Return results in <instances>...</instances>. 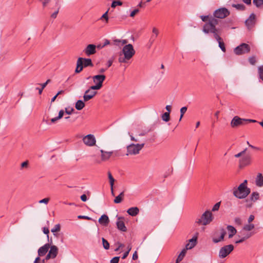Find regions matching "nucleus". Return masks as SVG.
Segmentation results:
<instances>
[{
  "label": "nucleus",
  "instance_id": "obj_1",
  "mask_svg": "<svg viewBox=\"0 0 263 263\" xmlns=\"http://www.w3.org/2000/svg\"><path fill=\"white\" fill-rule=\"evenodd\" d=\"M210 29L204 28V33L205 34H212L214 38L218 42L219 47L221 50L225 52L226 51L225 44L220 35L222 33V28H215L214 26L210 24L209 26Z\"/></svg>",
  "mask_w": 263,
  "mask_h": 263
},
{
  "label": "nucleus",
  "instance_id": "obj_2",
  "mask_svg": "<svg viewBox=\"0 0 263 263\" xmlns=\"http://www.w3.org/2000/svg\"><path fill=\"white\" fill-rule=\"evenodd\" d=\"M248 181L245 180L237 188L233 189V195L238 199H245L251 193V189L247 186Z\"/></svg>",
  "mask_w": 263,
  "mask_h": 263
},
{
  "label": "nucleus",
  "instance_id": "obj_3",
  "mask_svg": "<svg viewBox=\"0 0 263 263\" xmlns=\"http://www.w3.org/2000/svg\"><path fill=\"white\" fill-rule=\"evenodd\" d=\"M213 218L212 212L207 210L199 218H196L195 223L198 225L206 226L213 221Z\"/></svg>",
  "mask_w": 263,
  "mask_h": 263
},
{
  "label": "nucleus",
  "instance_id": "obj_4",
  "mask_svg": "<svg viewBox=\"0 0 263 263\" xmlns=\"http://www.w3.org/2000/svg\"><path fill=\"white\" fill-rule=\"evenodd\" d=\"M200 18L202 21L205 23L204 24L202 27V31L204 32V28H208V29H210V28L209 26L210 24H213L215 28L216 27V25L219 24V20L216 19L214 17H213V15H201L200 16Z\"/></svg>",
  "mask_w": 263,
  "mask_h": 263
},
{
  "label": "nucleus",
  "instance_id": "obj_5",
  "mask_svg": "<svg viewBox=\"0 0 263 263\" xmlns=\"http://www.w3.org/2000/svg\"><path fill=\"white\" fill-rule=\"evenodd\" d=\"M230 14V11L225 7H221L218 8L214 11L213 12V17L216 19H223Z\"/></svg>",
  "mask_w": 263,
  "mask_h": 263
},
{
  "label": "nucleus",
  "instance_id": "obj_6",
  "mask_svg": "<svg viewBox=\"0 0 263 263\" xmlns=\"http://www.w3.org/2000/svg\"><path fill=\"white\" fill-rule=\"evenodd\" d=\"M144 143L142 144H131L127 146V153L128 155H136L139 154L140 151L144 147Z\"/></svg>",
  "mask_w": 263,
  "mask_h": 263
},
{
  "label": "nucleus",
  "instance_id": "obj_7",
  "mask_svg": "<svg viewBox=\"0 0 263 263\" xmlns=\"http://www.w3.org/2000/svg\"><path fill=\"white\" fill-rule=\"evenodd\" d=\"M126 59H131L135 54V50L130 44L125 45L121 52Z\"/></svg>",
  "mask_w": 263,
  "mask_h": 263
},
{
  "label": "nucleus",
  "instance_id": "obj_8",
  "mask_svg": "<svg viewBox=\"0 0 263 263\" xmlns=\"http://www.w3.org/2000/svg\"><path fill=\"white\" fill-rule=\"evenodd\" d=\"M250 46L246 43H242L234 49V52L237 55H241L249 52Z\"/></svg>",
  "mask_w": 263,
  "mask_h": 263
},
{
  "label": "nucleus",
  "instance_id": "obj_9",
  "mask_svg": "<svg viewBox=\"0 0 263 263\" xmlns=\"http://www.w3.org/2000/svg\"><path fill=\"white\" fill-rule=\"evenodd\" d=\"M234 250V246L232 245H229L221 248L219 252V256L223 258L227 256Z\"/></svg>",
  "mask_w": 263,
  "mask_h": 263
},
{
  "label": "nucleus",
  "instance_id": "obj_10",
  "mask_svg": "<svg viewBox=\"0 0 263 263\" xmlns=\"http://www.w3.org/2000/svg\"><path fill=\"white\" fill-rule=\"evenodd\" d=\"M252 158L250 154H247L246 156H243L239 160V167L240 168H243L245 166H248L252 163Z\"/></svg>",
  "mask_w": 263,
  "mask_h": 263
},
{
  "label": "nucleus",
  "instance_id": "obj_11",
  "mask_svg": "<svg viewBox=\"0 0 263 263\" xmlns=\"http://www.w3.org/2000/svg\"><path fill=\"white\" fill-rule=\"evenodd\" d=\"M245 124V119H242L238 116H235L231 122V126L232 128H236Z\"/></svg>",
  "mask_w": 263,
  "mask_h": 263
},
{
  "label": "nucleus",
  "instance_id": "obj_12",
  "mask_svg": "<svg viewBox=\"0 0 263 263\" xmlns=\"http://www.w3.org/2000/svg\"><path fill=\"white\" fill-rule=\"evenodd\" d=\"M83 141L85 144L89 146H92L96 144V140L93 135L89 134L83 138Z\"/></svg>",
  "mask_w": 263,
  "mask_h": 263
},
{
  "label": "nucleus",
  "instance_id": "obj_13",
  "mask_svg": "<svg viewBox=\"0 0 263 263\" xmlns=\"http://www.w3.org/2000/svg\"><path fill=\"white\" fill-rule=\"evenodd\" d=\"M78 60L79 66H80V65L82 64L83 65V67L93 66V64L92 63V61L90 59L79 58Z\"/></svg>",
  "mask_w": 263,
  "mask_h": 263
},
{
  "label": "nucleus",
  "instance_id": "obj_14",
  "mask_svg": "<svg viewBox=\"0 0 263 263\" xmlns=\"http://www.w3.org/2000/svg\"><path fill=\"white\" fill-rule=\"evenodd\" d=\"M83 52L87 56H90L96 53V46L94 44H89L84 49Z\"/></svg>",
  "mask_w": 263,
  "mask_h": 263
},
{
  "label": "nucleus",
  "instance_id": "obj_15",
  "mask_svg": "<svg viewBox=\"0 0 263 263\" xmlns=\"http://www.w3.org/2000/svg\"><path fill=\"white\" fill-rule=\"evenodd\" d=\"M97 93V92L96 91H93L90 89H87L85 91L83 99L85 102H87L89 100L92 99Z\"/></svg>",
  "mask_w": 263,
  "mask_h": 263
},
{
  "label": "nucleus",
  "instance_id": "obj_16",
  "mask_svg": "<svg viewBox=\"0 0 263 263\" xmlns=\"http://www.w3.org/2000/svg\"><path fill=\"white\" fill-rule=\"evenodd\" d=\"M256 16L254 13L250 14L249 18L246 21L245 24L248 28H251L253 27L255 24Z\"/></svg>",
  "mask_w": 263,
  "mask_h": 263
},
{
  "label": "nucleus",
  "instance_id": "obj_17",
  "mask_svg": "<svg viewBox=\"0 0 263 263\" xmlns=\"http://www.w3.org/2000/svg\"><path fill=\"white\" fill-rule=\"evenodd\" d=\"M124 218L123 217H119L118 218V220L116 222L117 228L122 232H126L127 228L125 225L123 221Z\"/></svg>",
  "mask_w": 263,
  "mask_h": 263
},
{
  "label": "nucleus",
  "instance_id": "obj_18",
  "mask_svg": "<svg viewBox=\"0 0 263 263\" xmlns=\"http://www.w3.org/2000/svg\"><path fill=\"white\" fill-rule=\"evenodd\" d=\"M93 81L95 84H98L101 86H103V83L106 79V76L104 74H98L92 77Z\"/></svg>",
  "mask_w": 263,
  "mask_h": 263
},
{
  "label": "nucleus",
  "instance_id": "obj_19",
  "mask_svg": "<svg viewBox=\"0 0 263 263\" xmlns=\"http://www.w3.org/2000/svg\"><path fill=\"white\" fill-rule=\"evenodd\" d=\"M50 247V245L49 243H46L43 246L39 248L38 250V254L40 256H43L45 255L47 252L49 248Z\"/></svg>",
  "mask_w": 263,
  "mask_h": 263
},
{
  "label": "nucleus",
  "instance_id": "obj_20",
  "mask_svg": "<svg viewBox=\"0 0 263 263\" xmlns=\"http://www.w3.org/2000/svg\"><path fill=\"white\" fill-rule=\"evenodd\" d=\"M100 152L101 153V159L102 161L108 160L113 154V152H106L102 149Z\"/></svg>",
  "mask_w": 263,
  "mask_h": 263
},
{
  "label": "nucleus",
  "instance_id": "obj_21",
  "mask_svg": "<svg viewBox=\"0 0 263 263\" xmlns=\"http://www.w3.org/2000/svg\"><path fill=\"white\" fill-rule=\"evenodd\" d=\"M99 222L102 226H107L109 222L108 216L105 214L102 215L99 219Z\"/></svg>",
  "mask_w": 263,
  "mask_h": 263
},
{
  "label": "nucleus",
  "instance_id": "obj_22",
  "mask_svg": "<svg viewBox=\"0 0 263 263\" xmlns=\"http://www.w3.org/2000/svg\"><path fill=\"white\" fill-rule=\"evenodd\" d=\"M197 237H193L189 240V242L186 245V250L191 249L196 245Z\"/></svg>",
  "mask_w": 263,
  "mask_h": 263
},
{
  "label": "nucleus",
  "instance_id": "obj_23",
  "mask_svg": "<svg viewBox=\"0 0 263 263\" xmlns=\"http://www.w3.org/2000/svg\"><path fill=\"white\" fill-rule=\"evenodd\" d=\"M255 184L258 187L263 186V176L261 173H258L257 175Z\"/></svg>",
  "mask_w": 263,
  "mask_h": 263
},
{
  "label": "nucleus",
  "instance_id": "obj_24",
  "mask_svg": "<svg viewBox=\"0 0 263 263\" xmlns=\"http://www.w3.org/2000/svg\"><path fill=\"white\" fill-rule=\"evenodd\" d=\"M221 233H220V236L219 238H213V241L214 243H218L222 240H223L224 237L225 235L226 234V231L223 228L221 229L220 230Z\"/></svg>",
  "mask_w": 263,
  "mask_h": 263
},
{
  "label": "nucleus",
  "instance_id": "obj_25",
  "mask_svg": "<svg viewBox=\"0 0 263 263\" xmlns=\"http://www.w3.org/2000/svg\"><path fill=\"white\" fill-rule=\"evenodd\" d=\"M127 213L132 216H136L139 212V209L137 207H132L128 209Z\"/></svg>",
  "mask_w": 263,
  "mask_h": 263
},
{
  "label": "nucleus",
  "instance_id": "obj_26",
  "mask_svg": "<svg viewBox=\"0 0 263 263\" xmlns=\"http://www.w3.org/2000/svg\"><path fill=\"white\" fill-rule=\"evenodd\" d=\"M219 23H220L222 25V28H229L233 24V21L231 19L222 21L219 20Z\"/></svg>",
  "mask_w": 263,
  "mask_h": 263
},
{
  "label": "nucleus",
  "instance_id": "obj_27",
  "mask_svg": "<svg viewBox=\"0 0 263 263\" xmlns=\"http://www.w3.org/2000/svg\"><path fill=\"white\" fill-rule=\"evenodd\" d=\"M49 254H51L52 256V258H54L57 256L58 253V248L55 246H52L50 247V249L49 251Z\"/></svg>",
  "mask_w": 263,
  "mask_h": 263
},
{
  "label": "nucleus",
  "instance_id": "obj_28",
  "mask_svg": "<svg viewBox=\"0 0 263 263\" xmlns=\"http://www.w3.org/2000/svg\"><path fill=\"white\" fill-rule=\"evenodd\" d=\"M227 230L229 232V238H231L235 235L237 232L236 229L232 226H228Z\"/></svg>",
  "mask_w": 263,
  "mask_h": 263
},
{
  "label": "nucleus",
  "instance_id": "obj_29",
  "mask_svg": "<svg viewBox=\"0 0 263 263\" xmlns=\"http://www.w3.org/2000/svg\"><path fill=\"white\" fill-rule=\"evenodd\" d=\"M249 198L252 201L255 202L259 199V194L257 192H253L250 195Z\"/></svg>",
  "mask_w": 263,
  "mask_h": 263
},
{
  "label": "nucleus",
  "instance_id": "obj_30",
  "mask_svg": "<svg viewBox=\"0 0 263 263\" xmlns=\"http://www.w3.org/2000/svg\"><path fill=\"white\" fill-rule=\"evenodd\" d=\"M186 253V250L184 249H183L182 250V251L180 252V253L179 254V255H178V256L176 260V263L180 262L183 259Z\"/></svg>",
  "mask_w": 263,
  "mask_h": 263
},
{
  "label": "nucleus",
  "instance_id": "obj_31",
  "mask_svg": "<svg viewBox=\"0 0 263 263\" xmlns=\"http://www.w3.org/2000/svg\"><path fill=\"white\" fill-rule=\"evenodd\" d=\"M232 6L239 11H244L246 9V6L243 4H233L232 5Z\"/></svg>",
  "mask_w": 263,
  "mask_h": 263
},
{
  "label": "nucleus",
  "instance_id": "obj_32",
  "mask_svg": "<svg viewBox=\"0 0 263 263\" xmlns=\"http://www.w3.org/2000/svg\"><path fill=\"white\" fill-rule=\"evenodd\" d=\"M85 106V103L81 100H78L76 103V108L78 110H80L82 109Z\"/></svg>",
  "mask_w": 263,
  "mask_h": 263
},
{
  "label": "nucleus",
  "instance_id": "obj_33",
  "mask_svg": "<svg viewBox=\"0 0 263 263\" xmlns=\"http://www.w3.org/2000/svg\"><path fill=\"white\" fill-rule=\"evenodd\" d=\"M122 53H120L119 58L118 59L119 62L121 63H127V61L129 60L130 59L125 58V55H124V57H122Z\"/></svg>",
  "mask_w": 263,
  "mask_h": 263
},
{
  "label": "nucleus",
  "instance_id": "obj_34",
  "mask_svg": "<svg viewBox=\"0 0 263 263\" xmlns=\"http://www.w3.org/2000/svg\"><path fill=\"white\" fill-rule=\"evenodd\" d=\"M245 202L246 203L245 205L246 208H251L253 206L254 202L250 198L246 199Z\"/></svg>",
  "mask_w": 263,
  "mask_h": 263
},
{
  "label": "nucleus",
  "instance_id": "obj_35",
  "mask_svg": "<svg viewBox=\"0 0 263 263\" xmlns=\"http://www.w3.org/2000/svg\"><path fill=\"white\" fill-rule=\"evenodd\" d=\"M170 113L165 112L162 115V119L165 122H168L170 120Z\"/></svg>",
  "mask_w": 263,
  "mask_h": 263
},
{
  "label": "nucleus",
  "instance_id": "obj_36",
  "mask_svg": "<svg viewBox=\"0 0 263 263\" xmlns=\"http://www.w3.org/2000/svg\"><path fill=\"white\" fill-rule=\"evenodd\" d=\"M253 3L257 8H260L263 5V0H253Z\"/></svg>",
  "mask_w": 263,
  "mask_h": 263
},
{
  "label": "nucleus",
  "instance_id": "obj_37",
  "mask_svg": "<svg viewBox=\"0 0 263 263\" xmlns=\"http://www.w3.org/2000/svg\"><path fill=\"white\" fill-rule=\"evenodd\" d=\"M102 243H103V246L105 250L109 249V243L107 241V240H106L104 238H102Z\"/></svg>",
  "mask_w": 263,
  "mask_h": 263
},
{
  "label": "nucleus",
  "instance_id": "obj_38",
  "mask_svg": "<svg viewBox=\"0 0 263 263\" xmlns=\"http://www.w3.org/2000/svg\"><path fill=\"white\" fill-rule=\"evenodd\" d=\"M156 38L157 37H155V35H152L147 44L148 48H150L152 46V44L154 43Z\"/></svg>",
  "mask_w": 263,
  "mask_h": 263
},
{
  "label": "nucleus",
  "instance_id": "obj_39",
  "mask_svg": "<svg viewBox=\"0 0 263 263\" xmlns=\"http://www.w3.org/2000/svg\"><path fill=\"white\" fill-rule=\"evenodd\" d=\"M51 81L50 79H48L46 82L43 83V84H40V85H41V88H40V95L42 94V91L43 90V89H44V88L47 86V85L50 83Z\"/></svg>",
  "mask_w": 263,
  "mask_h": 263
},
{
  "label": "nucleus",
  "instance_id": "obj_40",
  "mask_svg": "<svg viewBox=\"0 0 263 263\" xmlns=\"http://www.w3.org/2000/svg\"><path fill=\"white\" fill-rule=\"evenodd\" d=\"M122 5V2L119 0L113 1L111 3V7L115 8L117 6H121Z\"/></svg>",
  "mask_w": 263,
  "mask_h": 263
},
{
  "label": "nucleus",
  "instance_id": "obj_41",
  "mask_svg": "<svg viewBox=\"0 0 263 263\" xmlns=\"http://www.w3.org/2000/svg\"><path fill=\"white\" fill-rule=\"evenodd\" d=\"M254 228V225L253 224H246L243 228V230L245 231H251L252 229Z\"/></svg>",
  "mask_w": 263,
  "mask_h": 263
},
{
  "label": "nucleus",
  "instance_id": "obj_42",
  "mask_svg": "<svg viewBox=\"0 0 263 263\" xmlns=\"http://www.w3.org/2000/svg\"><path fill=\"white\" fill-rule=\"evenodd\" d=\"M83 68L84 67H83V65L82 64L80 65V66H79L78 60H77V67H76V69L75 70V72L76 73H80L81 71H82Z\"/></svg>",
  "mask_w": 263,
  "mask_h": 263
},
{
  "label": "nucleus",
  "instance_id": "obj_43",
  "mask_svg": "<svg viewBox=\"0 0 263 263\" xmlns=\"http://www.w3.org/2000/svg\"><path fill=\"white\" fill-rule=\"evenodd\" d=\"M108 178L109 180V183H110V186H113L114 184L115 179L113 178L112 176L111 175V174L110 173V172L108 173Z\"/></svg>",
  "mask_w": 263,
  "mask_h": 263
},
{
  "label": "nucleus",
  "instance_id": "obj_44",
  "mask_svg": "<svg viewBox=\"0 0 263 263\" xmlns=\"http://www.w3.org/2000/svg\"><path fill=\"white\" fill-rule=\"evenodd\" d=\"M187 107L186 106H184V107H182L181 109H180V119H179V121H181V119L182 118V117H183V115L185 113V112L187 110Z\"/></svg>",
  "mask_w": 263,
  "mask_h": 263
},
{
  "label": "nucleus",
  "instance_id": "obj_45",
  "mask_svg": "<svg viewBox=\"0 0 263 263\" xmlns=\"http://www.w3.org/2000/svg\"><path fill=\"white\" fill-rule=\"evenodd\" d=\"M102 86L101 85L96 84L95 85H93L90 87V88L88 89L94 91L95 90H99L102 88Z\"/></svg>",
  "mask_w": 263,
  "mask_h": 263
},
{
  "label": "nucleus",
  "instance_id": "obj_46",
  "mask_svg": "<svg viewBox=\"0 0 263 263\" xmlns=\"http://www.w3.org/2000/svg\"><path fill=\"white\" fill-rule=\"evenodd\" d=\"M258 71L259 78L262 81H263V66L259 67Z\"/></svg>",
  "mask_w": 263,
  "mask_h": 263
},
{
  "label": "nucleus",
  "instance_id": "obj_47",
  "mask_svg": "<svg viewBox=\"0 0 263 263\" xmlns=\"http://www.w3.org/2000/svg\"><path fill=\"white\" fill-rule=\"evenodd\" d=\"M60 230V224H56L54 227L51 229V232L53 233L59 232Z\"/></svg>",
  "mask_w": 263,
  "mask_h": 263
},
{
  "label": "nucleus",
  "instance_id": "obj_48",
  "mask_svg": "<svg viewBox=\"0 0 263 263\" xmlns=\"http://www.w3.org/2000/svg\"><path fill=\"white\" fill-rule=\"evenodd\" d=\"M249 62L252 65H254L256 63V58L254 56L250 57L249 58Z\"/></svg>",
  "mask_w": 263,
  "mask_h": 263
},
{
  "label": "nucleus",
  "instance_id": "obj_49",
  "mask_svg": "<svg viewBox=\"0 0 263 263\" xmlns=\"http://www.w3.org/2000/svg\"><path fill=\"white\" fill-rule=\"evenodd\" d=\"M234 221L235 224L238 226H241L242 224L241 219L239 217H236L234 219Z\"/></svg>",
  "mask_w": 263,
  "mask_h": 263
},
{
  "label": "nucleus",
  "instance_id": "obj_50",
  "mask_svg": "<svg viewBox=\"0 0 263 263\" xmlns=\"http://www.w3.org/2000/svg\"><path fill=\"white\" fill-rule=\"evenodd\" d=\"M119 259H120V257L116 256V257H113L111 259L110 262V263H118L119 261Z\"/></svg>",
  "mask_w": 263,
  "mask_h": 263
},
{
  "label": "nucleus",
  "instance_id": "obj_51",
  "mask_svg": "<svg viewBox=\"0 0 263 263\" xmlns=\"http://www.w3.org/2000/svg\"><path fill=\"white\" fill-rule=\"evenodd\" d=\"M50 200V198H44L42 200H40L39 202L40 203H45V204H47L49 201Z\"/></svg>",
  "mask_w": 263,
  "mask_h": 263
},
{
  "label": "nucleus",
  "instance_id": "obj_52",
  "mask_svg": "<svg viewBox=\"0 0 263 263\" xmlns=\"http://www.w3.org/2000/svg\"><path fill=\"white\" fill-rule=\"evenodd\" d=\"M220 202H218V203H216L214 206L212 208V211H218V209H219V206H220Z\"/></svg>",
  "mask_w": 263,
  "mask_h": 263
},
{
  "label": "nucleus",
  "instance_id": "obj_53",
  "mask_svg": "<svg viewBox=\"0 0 263 263\" xmlns=\"http://www.w3.org/2000/svg\"><path fill=\"white\" fill-rule=\"evenodd\" d=\"M247 148H245L244 150H243L242 151L240 152L238 154L235 155V156H234L235 157L238 158V157H240L242 156L243 154H245V153L247 151Z\"/></svg>",
  "mask_w": 263,
  "mask_h": 263
},
{
  "label": "nucleus",
  "instance_id": "obj_54",
  "mask_svg": "<svg viewBox=\"0 0 263 263\" xmlns=\"http://www.w3.org/2000/svg\"><path fill=\"white\" fill-rule=\"evenodd\" d=\"M114 60V58L113 57L108 60V61L107 62V68L110 67L112 65Z\"/></svg>",
  "mask_w": 263,
  "mask_h": 263
},
{
  "label": "nucleus",
  "instance_id": "obj_55",
  "mask_svg": "<svg viewBox=\"0 0 263 263\" xmlns=\"http://www.w3.org/2000/svg\"><path fill=\"white\" fill-rule=\"evenodd\" d=\"M153 34L155 35V37H157L159 34V30L156 27H153L152 29Z\"/></svg>",
  "mask_w": 263,
  "mask_h": 263
},
{
  "label": "nucleus",
  "instance_id": "obj_56",
  "mask_svg": "<svg viewBox=\"0 0 263 263\" xmlns=\"http://www.w3.org/2000/svg\"><path fill=\"white\" fill-rule=\"evenodd\" d=\"M139 12V10L138 9H135L133 11L131 12L130 14V16L132 17H134L135 15Z\"/></svg>",
  "mask_w": 263,
  "mask_h": 263
},
{
  "label": "nucleus",
  "instance_id": "obj_57",
  "mask_svg": "<svg viewBox=\"0 0 263 263\" xmlns=\"http://www.w3.org/2000/svg\"><path fill=\"white\" fill-rule=\"evenodd\" d=\"M74 111V109L73 108H65V112L68 115H70Z\"/></svg>",
  "mask_w": 263,
  "mask_h": 263
},
{
  "label": "nucleus",
  "instance_id": "obj_58",
  "mask_svg": "<svg viewBox=\"0 0 263 263\" xmlns=\"http://www.w3.org/2000/svg\"><path fill=\"white\" fill-rule=\"evenodd\" d=\"M29 163L28 161H26L21 163V168H27L28 167Z\"/></svg>",
  "mask_w": 263,
  "mask_h": 263
},
{
  "label": "nucleus",
  "instance_id": "obj_59",
  "mask_svg": "<svg viewBox=\"0 0 263 263\" xmlns=\"http://www.w3.org/2000/svg\"><path fill=\"white\" fill-rule=\"evenodd\" d=\"M117 244L118 245V248H117L116 249H115V251H116V252L119 251L121 248L124 247V245L123 244H122L119 242H118L117 243Z\"/></svg>",
  "mask_w": 263,
  "mask_h": 263
},
{
  "label": "nucleus",
  "instance_id": "obj_60",
  "mask_svg": "<svg viewBox=\"0 0 263 263\" xmlns=\"http://www.w3.org/2000/svg\"><path fill=\"white\" fill-rule=\"evenodd\" d=\"M59 10H60V7H59L58 8V9L56 11H55L54 13H53L51 15V17L53 18H55L57 17V14H58L59 13Z\"/></svg>",
  "mask_w": 263,
  "mask_h": 263
},
{
  "label": "nucleus",
  "instance_id": "obj_61",
  "mask_svg": "<svg viewBox=\"0 0 263 263\" xmlns=\"http://www.w3.org/2000/svg\"><path fill=\"white\" fill-rule=\"evenodd\" d=\"M64 114V110L61 109V110H60V111L59 112V115H58V116L57 117L60 120V119H61L63 117Z\"/></svg>",
  "mask_w": 263,
  "mask_h": 263
},
{
  "label": "nucleus",
  "instance_id": "obj_62",
  "mask_svg": "<svg viewBox=\"0 0 263 263\" xmlns=\"http://www.w3.org/2000/svg\"><path fill=\"white\" fill-rule=\"evenodd\" d=\"M108 10H107L105 13H104L101 17V18H105L106 22H107L108 20Z\"/></svg>",
  "mask_w": 263,
  "mask_h": 263
},
{
  "label": "nucleus",
  "instance_id": "obj_63",
  "mask_svg": "<svg viewBox=\"0 0 263 263\" xmlns=\"http://www.w3.org/2000/svg\"><path fill=\"white\" fill-rule=\"evenodd\" d=\"M123 199L120 198L118 196H117L114 199V202L116 203H119L122 201Z\"/></svg>",
  "mask_w": 263,
  "mask_h": 263
},
{
  "label": "nucleus",
  "instance_id": "obj_64",
  "mask_svg": "<svg viewBox=\"0 0 263 263\" xmlns=\"http://www.w3.org/2000/svg\"><path fill=\"white\" fill-rule=\"evenodd\" d=\"M114 44L116 46H120L121 43V40L119 39H116L114 40Z\"/></svg>",
  "mask_w": 263,
  "mask_h": 263
}]
</instances>
